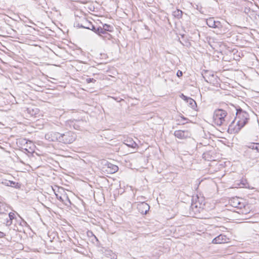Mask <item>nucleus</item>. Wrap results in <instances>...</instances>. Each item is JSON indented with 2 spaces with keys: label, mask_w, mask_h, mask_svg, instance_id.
<instances>
[{
  "label": "nucleus",
  "mask_w": 259,
  "mask_h": 259,
  "mask_svg": "<svg viewBox=\"0 0 259 259\" xmlns=\"http://www.w3.org/2000/svg\"><path fill=\"white\" fill-rule=\"evenodd\" d=\"M236 111V117L231 123L229 125L228 130L231 133H238L240 130L247 123L249 115L246 111H243L241 108L236 109L233 106Z\"/></svg>",
  "instance_id": "obj_1"
},
{
  "label": "nucleus",
  "mask_w": 259,
  "mask_h": 259,
  "mask_svg": "<svg viewBox=\"0 0 259 259\" xmlns=\"http://www.w3.org/2000/svg\"><path fill=\"white\" fill-rule=\"evenodd\" d=\"M227 112L226 111L222 109H216L213 115V122L218 126L223 125H227L228 122L227 121Z\"/></svg>",
  "instance_id": "obj_2"
},
{
  "label": "nucleus",
  "mask_w": 259,
  "mask_h": 259,
  "mask_svg": "<svg viewBox=\"0 0 259 259\" xmlns=\"http://www.w3.org/2000/svg\"><path fill=\"white\" fill-rule=\"evenodd\" d=\"M75 140L74 134L70 131L66 132L63 134L60 133L59 142L63 144H71Z\"/></svg>",
  "instance_id": "obj_3"
},
{
  "label": "nucleus",
  "mask_w": 259,
  "mask_h": 259,
  "mask_svg": "<svg viewBox=\"0 0 259 259\" xmlns=\"http://www.w3.org/2000/svg\"><path fill=\"white\" fill-rule=\"evenodd\" d=\"M113 31V27L110 25L105 24L103 25V27H100V29H97L98 32H100V36L103 34L105 35L104 37L109 39L111 35L108 33V31L111 32Z\"/></svg>",
  "instance_id": "obj_4"
},
{
  "label": "nucleus",
  "mask_w": 259,
  "mask_h": 259,
  "mask_svg": "<svg viewBox=\"0 0 259 259\" xmlns=\"http://www.w3.org/2000/svg\"><path fill=\"white\" fill-rule=\"evenodd\" d=\"M174 135L176 138L181 140L186 139L191 136V133L188 130H177L175 131Z\"/></svg>",
  "instance_id": "obj_5"
},
{
  "label": "nucleus",
  "mask_w": 259,
  "mask_h": 259,
  "mask_svg": "<svg viewBox=\"0 0 259 259\" xmlns=\"http://www.w3.org/2000/svg\"><path fill=\"white\" fill-rule=\"evenodd\" d=\"M214 28L217 29V31L219 34H224L228 30L226 22L225 21L221 22L217 21Z\"/></svg>",
  "instance_id": "obj_6"
},
{
  "label": "nucleus",
  "mask_w": 259,
  "mask_h": 259,
  "mask_svg": "<svg viewBox=\"0 0 259 259\" xmlns=\"http://www.w3.org/2000/svg\"><path fill=\"white\" fill-rule=\"evenodd\" d=\"M214 28L217 29V31L219 34H224L228 30L226 22L225 21L221 22L217 21Z\"/></svg>",
  "instance_id": "obj_7"
},
{
  "label": "nucleus",
  "mask_w": 259,
  "mask_h": 259,
  "mask_svg": "<svg viewBox=\"0 0 259 259\" xmlns=\"http://www.w3.org/2000/svg\"><path fill=\"white\" fill-rule=\"evenodd\" d=\"M60 133L58 132H51L46 134L45 138L50 142H59Z\"/></svg>",
  "instance_id": "obj_8"
},
{
  "label": "nucleus",
  "mask_w": 259,
  "mask_h": 259,
  "mask_svg": "<svg viewBox=\"0 0 259 259\" xmlns=\"http://www.w3.org/2000/svg\"><path fill=\"white\" fill-rule=\"evenodd\" d=\"M137 209L141 213L146 214L150 209V206L145 202H139L137 204Z\"/></svg>",
  "instance_id": "obj_9"
},
{
  "label": "nucleus",
  "mask_w": 259,
  "mask_h": 259,
  "mask_svg": "<svg viewBox=\"0 0 259 259\" xmlns=\"http://www.w3.org/2000/svg\"><path fill=\"white\" fill-rule=\"evenodd\" d=\"M231 205L234 207L241 208L244 206V204L241 202L238 197L232 198L230 200Z\"/></svg>",
  "instance_id": "obj_10"
},
{
  "label": "nucleus",
  "mask_w": 259,
  "mask_h": 259,
  "mask_svg": "<svg viewBox=\"0 0 259 259\" xmlns=\"http://www.w3.org/2000/svg\"><path fill=\"white\" fill-rule=\"evenodd\" d=\"M228 238L226 235L220 234L212 240V243L221 244L227 242Z\"/></svg>",
  "instance_id": "obj_11"
},
{
  "label": "nucleus",
  "mask_w": 259,
  "mask_h": 259,
  "mask_svg": "<svg viewBox=\"0 0 259 259\" xmlns=\"http://www.w3.org/2000/svg\"><path fill=\"white\" fill-rule=\"evenodd\" d=\"M92 22L88 21L86 18H83L81 20V23H78L77 26L79 28H83L85 29L90 28V26Z\"/></svg>",
  "instance_id": "obj_12"
},
{
  "label": "nucleus",
  "mask_w": 259,
  "mask_h": 259,
  "mask_svg": "<svg viewBox=\"0 0 259 259\" xmlns=\"http://www.w3.org/2000/svg\"><path fill=\"white\" fill-rule=\"evenodd\" d=\"M123 143L129 147L136 148L137 146V143L131 138H128L124 140Z\"/></svg>",
  "instance_id": "obj_13"
},
{
  "label": "nucleus",
  "mask_w": 259,
  "mask_h": 259,
  "mask_svg": "<svg viewBox=\"0 0 259 259\" xmlns=\"http://www.w3.org/2000/svg\"><path fill=\"white\" fill-rule=\"evenodd\" d=\"M107 165L108 168L109 169V171L111 174L115 173L118 170V167L117 165L113 164L111 163H107Z\"/></svg>",
  "instance_id": "obj_14"
},
{
  "label": "nucleus",
  "mask_w": 259,
  "mask_h": 259,
  "mask_svg": "<svg viewBox=\"0 0 259 259\" xmlns=\"http://www.w3.org/2000/svg\"><path fill=\"white\" fill-rule=\"evenodd\" d=\"M247 148L252 150H256L259 153V143H250L246 146Z\"/></svg>",
  "instance_id": "obj_15"
},
{
  "label": "nucleus",
  "mask_w": 259,
  "mask_h": 259,
  "mask_svg": "<svg viewBox=\"0 0 259 259\" xmlns=\"http://www.w3.org/2000/svg\"><path fill=\"white\" fill-rule=\"evenodd\" d=\"M217 22L212 17L206 19V24L209 27L214 28Z\"/></svg>",
  "instance_id": "obj_16"
},
{
  "label": "nucleus",
  "mask_w": 259,
  "mask_h": 259,
  "mask_svg": "<svg viewBox=\"0 0 259 259\" xmlns=\"http://www.w3.org/2000/svg\"><path fill=\"white\" fill-rule=\"evenodd\" d=\"M188 104L189 105V106L194 110H197V104L195 100H194L191 98L190 99H188Z\"/></svg>",
  "instance_id": "obj_17"
},
{
  "label": "nucleus",
  "mask_w": 259,
  "mask_h": 259,
  "mask_svg": "<svg viewBox=\"0 0 259 259\" xmlns=\"http://www.w3.org/2000/svg\"><path fill=\"white\" fill-rule=\"evenodd\" d=\"M172 15L175 18H177L178 19H180L182 17L183 12L179 9H177L176 10L172 12Z\"/></svg>",
  "instance_id": "obj_18"
},
{
  "label": "nucleus",
  "mask_w": 259,
  "mask_h": 259,
  "mask_svg": "<svg viewBox=\"0 0 259 259\" xmlns=\"http://www.w3.org/2000/svg\"><path fill=\"white\" fill-rule=\"evenodd\" d=\"M27 113L30 114L31 116L35 115L37 114L38 109L37 108H27L26 109Z\"/></svg>",
  "instance_id": "obj_19"
},
{
  "label": "nucleus",
  "mask_w": 259,
  "mask_h": 259,
  "mask_svg": "<svg viewBox=\"0 0 259 259\" xmlns=\"http://www.w3.org/2000/svg\"><path fill=\"white\" fill-rule=\"evenodd\" d=\"M90 28H89L88 29L92 30L93 31L95 32L96 34H97L100 36V32H98L97 31V29H100V27L96 28V26L92 23L90 26Z\"/></svg>",
  "instance_id": "obj_20"
},
{
  "label": "nucleus",
  "mask_w": 259,
  "mask_h": 259,
  "mask_svg": "<svg viewBox=\"0 0 259 259\" xmlns=\"http://www.w3.org/2000/svg\"><path fill=\"white\" fill-rule=\"evenodd\" d=\"M63 198L64 201L62 202V203H64L66 205H68L67 202H68L69 204H71V202L66 193L63 194Z\"/></svg>",
  "instance_id": "obj_21"
},
{
  "label": "nucleus",
  "mask_w": 259,
  "mask_h": 259,
  "mask_svg": "<svg viewBox=\"0 0 259 259\" xmlns=\"http://www.w3.org/2000/svg\"><path fill=\"white\" fill-rule=\"evenodd\" d=\"M5 184L6 186H11V187L16 188L18 185V183H16L15 182H13V181H9L8 182H7L6 183H5Z\"/></svg>",
  "instance_id": "obj_22"
},
{
  "label": "nucleus",
  "mask_w": 259,
  "mask_h": 259,
  "mask_svg": "<svg viewBox=\"0 0 259 259\" xmlns=\"http://www.w3.org/2000/svg\"><path fill=\"white\" fill-rule=\"evenodd\" d=\"M201 204L200 203H198L197 202H196L195 203H194V202L193 201L192 204H191V207L192 208V209H194V208H197L198 207H199L200 208L201 207Z\"/></svg>",
  "instance_id": "obj_23"
},
{
  "label": "nucleus",
  "mask_w": 259,
  "mask_h": 259,
  "mask_svg": "<svg viewBox=\"0 0 259 259\" xmlns=\"http://www.w3.org/2000/svg\"><path fill=\"white\" fill-rule=\"evenodd\" d=\"M5 221V223L6 224V226H11L12 224V221L10 220L9 218H6Z\"/></svg>",
  "instance_id": "obj_24"
},
{
  "label": "nucleus",
  "mask_w": 259,
  "mask_h": 259,
  "mask_svg": "<svg viewBox=\"0 0 259 259\" xmlns=\"http://www.w3.org/2000/svg\"><path fill=\"white\" fill-rule=\"evenodd\" d=\"M85 80L88 83H89L90 82L94 83L96 81V80L94 78H87Z\"/></svg>",
  "instance_id": "obj_25"
},
{
  "label": "nucleus",
  "mask_w": 259,
  "mask_h": 259,
  "mask_svg": "<svg viewBox=\"0 0 259 259\" xmlns=\"http://www.w3.org/2000/svg\"><path fill=\"white\" fill-rule=\"evenodd\" d=\"M8 218L10 220H13L15 218V215L13 212H10L9 213Z\"/></svg>",
  "instance_id": "obj_26"
},
{
  "label": "nucleus",
  "mask_w": 259,
  "mask_h": 259,
  "mask_svg": "<svg viewBox=\"0 0 259 259\" xmlns=\"http://www.w3.org/2000/svg\"><path fill=\"white\" fill-rule=\"evenodd\" d=\"M181 97L182 99H183L184 101H185L187 103L188 102V99H190L191 98L187 97L185 96L184 94H182L181 96Z\"/></svg>",
  "instance_id": "obj_27"
},
{
  "label": "nucleus",
  "mask_w": 259,
  "mask_h": 259,
  "mask_svg": "<svg viewBox=\"0 0 259 259\" xmlns=\"http://www.w3.org/2000/svg\"><path fill=\"white\" fill-rule=\"evenodd\" d=\"M56 197L58 200L60 201L61 202L63 201V194L61 196H59L58 194H56Z\"/></svg>",
  "instance_id": "obj_28"
},
{
  "label": "nucleus",
  "mask_w": 259,
  "mask_h": 259,
  "mask_svg": "<svg viewBox=\"0 0 259 259\" xmlns=\"http://www.w3.org/2000/svg\"><path fill=\"white\" fill-rule=\"evenodd\" d=\"M76 122L74 123L72 125L73 126L74 128L76 130H79V125L77 124L76 123L79 122V121H75Z\"/></svg>",
  "instance_id": "obj_29"
},
{
  "label": "nucleus",
  "mask_w": 259,
  "mask_h": 259,
  "mask_svg": "<svg viewBox=\"0 0 259 259\" xmlns=\"http://www.w3.org/2000/svg\"><path fill=\"white\" fill-rule=\"evenodd\" d=\"M5 206L3 204L0 203V213H4V209H5Z\"/></svg>",
  "instance_id": "obj_30"
},
{
  "label": "nucleus",
  "mask_w": 259,
  "mask_h": 259,
  "mask_svg": "<svg viewBox=\"0 0 259 259\" xmlns=\"http://www.w3.org/2000/svg\"><path fill=\"white\" fill-rule=\"evenodd\" d=\"M177 76H178L179 77L182 76L183 75V72L181 70H178L177 73Z\"/></svg>",
  "instance_id": "obj_31"
},
{
  "label": "nucleus",
  "mask_w": 259,
  "mask_h": 259,
  "mask_svg": "<svg viewBox=\"0 0 259 259\" xmlns=\"http://www.w3.org/2000/svg\"><path fill=\"white\" fill-rule=\"evenodd\" d=\"M246 180H242L241 182V184L243 186H246Z\"/></svg>",
  "instance_id": "obj_32"
},
{
  "label": "nucleus",
  "mask_w": 259,
  "mask_h": 259,
  "mask_svg": "<svg viewBox=\"0 0 259 259\" xmlns=\"http://www.w3.org/2000/svg\"><path fill=\"white\" fill-rule=\"evenodd\" d=\"M93 235L95 237V238L97 240V237L95 236H94V235L93 234L92 232H90L88 233V235L89 236V235Z\"/></svg>",
  "instance_id": "obj_33"
},
{
  "label": "nucleus",
  "mask_w": 259,
  "mask_h": 259,
  "mask_svg": "<svg viewBox=\"0 0 259 259\" xmlns=\"http://www.w3.org/2000/svg\"><path fill=\"white\" fill-rule=\"evenodd\" d=\"M93 235L95 237V238L97 240V237L95 236H94V235L93 234L92 232H90L88 233V235L89 236V235Z\"/></svg>",
  "instance_id": "obj_34"
},
{
  "label": "nucleus",
  "mask_w": 259,
  "mask_h": 259,
  "mask_svg": "<svg viewBox=\"0 0 259 259\" xmlns=\"http://www.w3.org/2000/svg\"><path fill=\"white\" fill-rule=\"evenodd\" d=\"M4 233L0 232V237H2L3 236Z\"/></svg>",
  "instance_id": "obj_35"
},
{
  "label": "nucleus",
  "mask_w": 259,
  "mask_h": 259,
  "mask_svg": "<svg viewBox=\"0 0 259 259\" xmlns=\"http://www.w3.org/2000/svg\"><path fill=\"white\" fill-rule=\"evenodd\" d=\"M250 158L253 159L255 158V157H250Z\"/></svg>",
  "instance_id": "obj_36"
},
{
  "label": "nucleus",
  "mask_w": 259,
  "mask_h": 259,
  "mask_svg": "<svg viewBox=\"0 0 259 259\" xmlns=\"http://www.w3.org/2000/svg\"><path fill=\"white\" fill-rule=\"evenodd\" d=\"M247 152H249V153L251 152V151H247Z\"/></svg>",
  "instance_id": "obj_37"
}]
</instances>
